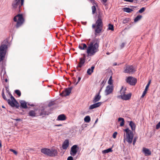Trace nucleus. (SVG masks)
I'll list each match as a JSON object with an SVG mask.
<instances>
[{"mask_svg": "<svg viewBox=\"0 0 160 160\" xmlns=\"http://www.w3.org/2000/svg\"><path fill=\"white\" fill-rule=\"evenodd\" d=\"M95 67L92 66L91 67V68H88L87 71V73L89 75H91L93 72V70L94 69Z\"/></svg>", "mask_w": 160, "mask_h": 160, "instance_id": "a878e982", "label": "nucleus"}, {"mask_svg": "<svg viewBox=\"0 0 160 160\" xmlns=\"http://www.w3.org/2000/svg\"><path fill=\"white\" fill-rule=\"evenodd\" d=\"M58 152L55 148H52L50 149V152L49 154V156L50 157H55L58 155Z\"/></svg>", "mask_w": 160, "mask_h": 160, "instance_id": "2eb2a0df", "label": "nucleus"}, {"mask_svg": "<svg viewBox=\"0 0 160 160\" xmlns=\"http://www.w3.org/2000/svg\"><path fill=\"white\" fill-rule=\"evenodd\" d=\"M10 151L12 152L15 154L17 155V152L15 150L13 149H11L10 150Z\"/></svg>", "mask_w": 160, "mask_h": 160, "instance_id": "49530a36", "label": "nucleus"}, {"mask_svg": "<svg viewBox=\"0 0 160 160\" xmlns=\"http://www.w3.org/2000/svg\"><path fill=\"white\" fill-rule=\"evenodd\" d=\"M130 20L129 18H126L125 19H124L123 21V23L125 24L128 22Z\"/></svg>", "mask_w": 160, "mask_h": 160, "instance_id": "58836bf2", "label": "nucleus"}, {"mask_svg": "<svg viewBox=\"0 0 160 160\" xmlns=\"http://www.w3.org/2000/svg\"><path fill=\"white\" fill-rule=\"evenodd\" d=\"M45 110H46V111H49L50 112V113H51V112L52 110V108H49L48 107H46V108H45Z\"/></svg>", "mask_w": 160, "mask_h": 160, "instance_id": "c03bdc74", "label": "nucleus"}, {"mask_svg": "<svg viewBox=\"0 0 160 160\" xmlns=\"http://www.w3.org/2000/svg\"><path fill=\"white\" fill-rule=\"evenodd\" d=\"M92 13L94 14L95 13L96 11V8L95 6L93 5L92 7Z\"/></svg>", "mask_w": 160, "mask_h": 160, "instance_id": "4c0bfd02", "label": "nucleus"}, {"mask_svg": "<svg viewBox=\"0 0 160 160\" xmlns=\"http://www.w3.org/2000/svg\"><path fill=\"white\" fill-rule=\"evenodd\" d=\"M117 134V132H115L113 134V137L114 138H115L116 137V135Z\"/></svg>", "mask_w": 160, "mask_h": 160, "instance_id": "de8ad7c7", "label": "nucleus"}, {"mask_svg": "<svg viewBox=\"0 0 160 160\" xmlns=\"http://www.w3.org/2000/svg\"><path fill=\"white\" fill-rule=\"evenodd\" d=\"M2 97L5 100V101H6L8 102V99L6 97L4 92V89L3 88L2 90Z\"/></svg>", "mask_w": 160, "mask_h": 160, "instance_id": "2f4dec72", "label": "nucleus"}, {"mask_svg": "<svg viewBox=\"0 0 160 160\" xmlns=\"http://www.w3.org/2000/svg\"><path fill=\"white\" fill-rule=\"evenodd\" d=\"M20 108H21L26 109L28 108L27 102L24 100H21L20 101Z\"/></svg>", "mask_w": 160, "mask_h": 160, "instance_id": "412c9836", "label": "nucleus"}, {"mask_svg": "<svg viewBox=\"0 0 160 160\" xmlns=\"http://www.w3.org/2000/svg\"><path fill=\"white\" fill-rule=\"evenodd\" d=\"M15 93L18 96L20 97L21 95V92L19 90H16L15 91Z\"/></svg>", "mask_w": 160, "mask_h": 160, "instance_id": "e433bc0d", "label": "nucleus"}, {"mask_svg": "<svg viewBox=\"0 0 160 160\" xmlns=\"http://www.w3.org/2000/svg\"><path fill=\"white\" fill-rule=\"evenodd\" d=\"M124 0L126 2H133V0Z\"/></svg>", "mask_w": 160, "mask_h": 160, "instance_id": "4d7b16f0", "label": "nucleus"}, {"mask_svg": "<svg viewBox=\"0 0 160 160\" xmlns=\"http://www.w3.org/2000/svg\"><path fill=\"white\" fill-rule=\"evenodd\" d=\"M108 83L110 85H112V77L111 76L110 78L108 81Z\"/></svg>", "mask_w": 160, "mask_h": 160, "instance_id": "ea45409f", "label": "nucleus"}, {"mask_svg": "<svg viewBox=\"0 0 160 160\" xmlns=\"http://www.w3.org/2000/svg\"><path fill=\"white\" fill-rule=\"evenodd\" d=\"M112 152V149L111 148H109L105 150L102 151L103 153H107L109 152Z\"/></svg>", "mask_w": 160, "mask_h": 160, "instance_id": "c756f323", "label": "nucleus"}, {"mask_svg": "<svg viewBox=\"0 0 160 160\" xmlns=\"http://www.w3.org/2000/svg\"><path fill=\"white\" fill-rule=\"evenodd\" d=\"M130 7H131V8H132L133 10L134 9L136 8L137 7L136 6H130Z\"/></svg>", "mask_w": 160, "mask_h": 160, "instance_id": "bf43d9fd", "label": "nucleus"}, {"mask_svg": "<svg viewBox=\"0 0 160 160\" xmlns=\"http://www.w3.org/2000/svg\"><path fill=\"white\" fill-rule=\"evenodd\" d=\"M102 2H103L104 3H106L107 1V0H102Z\"/></svg>", "mask_w": 160, "mask_h": 160, "instance_id": "0e129e2a", "label": "nucleus"}, {"mask_svg": "<svg viewBox=\"0 0 160 160\" xmlns=\"http://www.w3.org/2000/svg\"><path fill=\"white\" fill-rule=\"evenodd\" d=\"M101 98V96L99 94V93H97L95 95L92 100L93 103H96V102L99 101Z\"/></svg>", "mask_w": 160, "mask_h": 160, "instance_id": "a211bd4d", "label": "nucleus"}, {"mask_svg": "<svg viewBox=\"0 0 160 160\" xmlns=\"http://www.w3.org/2000/svg\"><path fill=\"white\" fill-rule=\"evenodd\" d=\"M103 22L102 19V16L100 15L98 16V19L96 20L95 23L92 25V28L94 29V35L96 37L98 34L102 32V30Z\"/></svg>", "mask_w": 160, "mask_h": 160, "instance_id": "f03ea898", "label": "nucleus"}, {"mask_svg": "<svg viewBox=\"0 0 160 160\" xmlns=\"http://www.w3.org/2000/svg\"><path fill=\"white\" fill-rule=\"evenodd\" d=\"M1 80L2 82H3L5 81L6 82H8V79H7V76L5 70L2 69L1 72Z\"/></svg>", "mask_w": 160, "mask_h": 160, "instance_id": "ddd939ff", "label": "nucleus"}, {"mask_svg": "<svg viewBox=\"0 0 160 160\" xmlns=\"http://www.w3.org/2000/svg\"><path fill=\"white\" fill-rule=\"evenodd\" d=\"M81 79V78L80 77H78V81L76 83L75 85H77L78 82L80 81V80Z\"/></svg>", "mask_w": 160, "mask_h": 160, "instance_id": "6e6d98bb", "label": "nucleus"}, {"mask_svg": "<svg viewBox=\"0 0 160 160\" xmlns=\"http://www.w3.org/2000/svg\"><path fill=\"white\" fill-rule=\"evenodd\" d=\"M67 160H73V158L72 156H69L68 157Z\"/></svg>", "mask_w": 160, "mask_h": 160, "instance_id": "864d4df0", "label": "nucleus"}, {"mask_svg": "<svg viewBox=\"0 0 160 160\" xmlns=\"http://www.w3.org/2000/svg\"><path fill=\"white\" fill-rule=\"evenodd\" d=\"M24 0H14L12 2V6L14 8H18V12H20L21 7L23 5Z\"/></svg>", "mask_w": 160, "mask_h": 160, "instance_id": "423d86ee", "label": "nucleus"}, {"mask_svg": "<svg viewBox=\"0 0 160 160\" xmlns=\"http://www.w3.org/2000/svg\"><path fill=\"white\" fill-rule=\"evenodd\" d=\"M123 87L121 89L120 91V93L121 94V95H120L118 96V98H121L122 99V94H123Z\"/></svg>", "mask_w": 160, "mask_h": 160, "instance_id": "79ce46f5", "label": "nucleus"}, {"mask_svg": "<svg viewBox=\"0 0 160 160\" xmlns=\"http://www.w3.org/2000/svg\"><path fill=\"white\" fill-rule=\"evenodd\" d=\"M21 16H22V17H23V16L22 14H18L16 16H15L13 18L14 21L15 22H17L18 21H17V18H18V19H19V17H20Z\"/></svg>", "mask_w": 160, "mask_h": 160, "instance_id": "c85d7f7f", "label": "nucleus"}, {"mask_svg": "<svg viewBox=\"0 0 160 160\" xmlns=\"http://www.w3.org/2000/svg\"><path fill=\"white\" fill-rule=\"evenodd\" d=\"M113 91V87L112 86H108L105 90V92L107 95L111 93Z\"/></svg>", "mask_w": 160, "mask_h": 160, "instance_id": "aec40b11", "label": "nucleus"}, {"mask_svg": "<svg viewBox=\"0 0 160 160\" xmlns=\"http://www.w3.org/2000/svg\"><path fill=\"white\" fill-rule=\"evenodd\" d=\"M55 126H56L59 127V126H62V125L61 124H58V125H55Z\"/></svg>", "mask_w": 160, "mask_h": 160, "instance_id": "69168bd1", "label": "nucleus"}, {"mask_svg": "<svg viewBox=\"0 0 160 160\" xmlns=\"http://www.w3.org/2000/svg\"><path fill=\"white\" fill-rule=\"evenodd\" d=\"M79 148L77 145H73L71 148L70 152V154L72 156H74L76 155Z\"/></svg>", "mask_w": 160, "mask_h": 160, "instance_id": "9d476101", "label": "nucleus"}, {"mask_svg": "<svg viewBox=\"0 0 160 160\" xmlns=\"http://www.w3.org/2000/svg\"><path fill=\"white\" fill-rule=\"evenodd\" d=\"M125 44V43L124 42L122 43L120 45L121 48H122L124 47Z\"/></svg>", "mask_w": 160, "mask_h": 160, "instance_id": "8fccbe9b", "label": "nucleus"}, {"mask_svg": "<svg viewBox=\"0 0 160 160\" xmlns=\"http://www.w3.org/2000/svg\"><path fill=\"white\" fill-rule=\"evenodd\" d=\"M142 15H138L137 17L134 19V22H136L141 19L142 18Z\"/></svg>", "mask_w": 160, "mask_h": 160, "instance_id": "72a5a7b5", "label": "nucleus"}, {"mask_svg": "<svg viewBox=\"0 0 160 160\" xmlns=\"http://www.w3.org/2000/svg\"><path fill=\"white\" fill-rule=\"evenodd\" d=\"M125 90L126 89H123V94L122 96V99L125 100H129L131 98V94L130 93L127 94H125Z\"/></svg>", "mask_w": 160, "mask_h": 160, "instance_id": "f8f14e48", "label": "nucleus"}, {"mask_svg": "<svg viewBox=\"0 0 160 160\" xmlns=\"http://www.w3.org/2000/svg\"><path fill=\"white\" fill-rule=\"evenodd\" d=\"M54 104L53 102H49L48 105V107L50 108L51 106H52Z\"/></svg>", "mask_w": 160, "mask_h": 160, "instance_id": "a18cd8bd", "label": "nucleus"}, {"mask_svg": "<svg viewBox=\"0 0 160 160\" xmlns=\"http://www.w3.org/2000/svg\"><path fill=\"white\" fill-rule=\"evenodd\" d=\"M126 134L124 133V142H127L129 144H131L133 138L134 134L132 131L129 130L128 128L123 129Z\"/></svg>", "mask_w": 160, "mask_h": 160, "instance_id": "20e7f679", "label": "nucleus"}, {"mask_svg": "<svg viewBox=\"0 0 160 160\" xmlns=\"http://www.w3.org/2000/svg\"><path fill=\"white\" fill-rule=\"evenodd\" d=\"M124 12H126L128 13H130L133 11V9L129 8H123Z\"/></svg>", "mask_w": 160, "mask_h": 160, "instance_id": "bb28decb", "label": "nucleus"}, {"mask_svg": "<svg viewBox=\"0 0 160 160\" xmlns=\"http://www.w3.org/2000/svg\"><path fill=\"white\" fill-rule=\"evenodd\" d=\"M41 152L45 155L49 156L50 149L47 148H42L41 150Z\"/></svg>", "mask_w": 160, "mask_h": 160, "instance_id": "6ab92c4d", "label": "nucleus"}, {"mask_svg": "<svg viewBox=\"0 0 160 160\" xmlns=\"http://www.w3.org/2000/svg\"><path fill=\"white\" fill-rule=\"evenodd\" d=\"M108 30H111L112 31L114 30L113 25L111 24H109L108 25Z\"/></svg>", "mask_w": 160, "mask_h": 160, "instance_id": "c9c22d12", "label": "nucleus"}, {"mask_svg": "<svg viewBox=\"0 0 160 160\" xmlns=\"http://www.w3.org/2000/svg\"><path fill=\"white\" fill-rule=\"evenodd\" d=\"M5 88H6V90L7 91V92H9V87L8 86H5Z\"/></svg>", "mask_w": 160, "mask_h": 160, "instance_id": "5fc2aeb1", "label": "nucleus"}, {"mask_svg": "<svg viewBox=\"0 0 160 160\" xmlns=\"http://www.w3.org/2000/svg\"><path fill=\"white\" fill-rule=\"evenodd\" d=\"M137 139H138V137H135L134 138L133 140H132V141H133L132 144L133 145H135V143H136V142Z\"/></svg>", "mask_w": 160, "mask_h": 160, "instance_id": "37998d69", "label": "nucleus"}, {"mask_svg": "<svg viewBox=\"0 0 160 160\" xmlns=\"http://www.w3.org/2000/svg\"><path fill=\"white\" fill-rule=\"evenodd\" d=\"M69 141L68 140H66L63 142L62 147L63 149H67L69 146Z\"/></svg>", "mask_w": 160, "mask_h": 160, "instance_id": "5701e85b", "label": "nucleus"}, {"mask_svg": "<svg viewBox=\"0 0 160 160\" xmlns=\"http://www.w3.org/2000/svg\"><path fill=\"white\" fill-rule=\"evenodd\" d=\"M147 92L144 91L142 94V95L141 97V98H143L144 96H145V94H146Z\"/></svg>", "mask_w": 160, "mask_h": 160, "instance_id": "3c124183", "label": "nucleus"}, {"mask_svg": "<svg viewBox=\"0 0 160 160\" xmlns=\"http://www.w3.org/2000/svg\"><path fill=\"white\" fill-rule=\"evenodd\" d=\"M83 58H82V59H83L85 60V58H86V56H85V55L84 54H83Z\"/></svg>", "mask_w": 160, "mask_h": 160, "instance_id": "e2e57ef3", "label": "nucleus"}, {"mask_svg": "<svg viewBox=\"0 0 160 160\" xmlns=\"http://www.w3.org/2000/svg\"><path fill=\"white\" fill-rule=\"evenodd\" d=\"M15 120L17 121H21V119L20 118H16L15 119Z\"/></svg>", "mask_w": 160, "mask_h": 160, "instance_id": "680f3d73", "label": "nucleus"}, {"mask_svg": "<svg viewBox=\"0 0 160 160\" xmlns=\"http://www.w3.org/2000/svg\"><path fill=\"white\" fill-rule=\"evenodd\" d=\"M126 82L131 85H135L137 82V79L131 76L128 77L126 79Z\"/></svg>", "mask_w": 160, "mask_h": 160, "instance_id": "6e6552de", "label": "nucleus"}, {"mask_svg": "<svg viewBox=\"0 0 160 160\" xmlns=\"http://www.w3.org/2000/svg\"><path fill=\"white\" fill-rule=\"evenodd\" d=\"M104 84H103V85H102V87L101 88V89H100V90H99V92L98 93H99V95H100V92H101V91L102 90V88H103V86H104Z\"/></svg>", "mask_w": 160, "mask_h": 160, "instance_id": "13d9d810", "label": "nucleus"}, {"mask_svg": "<svg viewBox=\"0 0 160 160\" xmlns=\"http://www.w3.org/2000/svg\"><path fill=\"white\" fill-rule=\"evenodd\" d=\"M118 121H121L120 123V126L122 127L123 126L124 124V119L122 118H118Z\"/></svg>", "mask_w": 160, "mask_h": 160, "instance_id": "cd10ccee", "label": "nucleus"}, {"mask_svg": "<svg viewBox=\"0 0 160 160\" xmlns=\"http://www.w3.org/2000/svg\"><path fill=\"white\" fill-rule=\"evenodd\" d=\"M28 114L29 116L31 117H35L36 116V113L34 111L31 110L28 113Z\"/></svg>", "mask_w": 160, "mask_h": 160, "instance_id": "7c9ffc66", "label": "nucleus"}, {"mask_svg": "<svg viewBox=\"0 0 160 160\" xmlns=\"http://www.w3.org/2000/svg\"><path fill=\"white\" fill-rule=\"evenodd\" d=\"M136 71L135 69L132 65H128L125 68L123 72L130 74H132Z\"/></svg>", "mask_w": 160, "mask_h": 160, "instance_id": "0eeeda50", "label": "nucleus"}, {"mask_svg": "<svg viewBox=\"0 0 160 160\" xmlns=\"http://www.w3.org/2000/svg\"><path fill=\"white\" fill-rule=\"evenodd\" d=\"M89 1H90L91 3H92L93 5L96 4L95 1L94 0H89Z\"/></svg>", "mask_w": 160, "mask_h": 160, "instance_id": "603ef678", "label": "nucleus"}, {"mask_svg": "<svg viewBox=\"0 0 160 160\" xmlns=\"http://www.w3.org/2000/svg\"><path fill=\"white\" fill-rule=\"evenodd\" d=\"M129 125L131 127L132 131H135L136 129V125L132 121L129 122Z\"/></svg>", "mask_w": 160, "mask_h": 160, "instance_id": "393cba45", "label": "nucleus"}, {"mask_svg": "<svg viewBox=\"0 0 160 160\" xmlns=\"http://www.w3.org/2000/svg\"><path fill=\"white\" fill-rule=\"evenodd\" d=\"M148 88H147L145 87V89H144V91H145V92H147V90H148Z\"/></svg>", "mask_w": 160, "mask_h": 160, "instance_id": "774afa93", "label": "nucleus"}, {"mask_svg": "<svg viewBox=\"0 0 160 160\" xmlns=\"http://www.w3.org/2000/svg\"><path fill=\"white\" fill-rule=\"evenodd\" d=\"M91 118L89 116H87L84 118V121L86 122H89L90 121Z\"/></svg>", "mask_w": 160, "mask_h": 160, "instance_id": "f704fd0d", "label": "nucleus"}, {"mask_svg": "<svg viewBox=\"0 0 160 160\" xmlns=\"http://www.w3.org/2000/svg\"><path fill=\"white\" fill-rule=\"evenodd\" d=\"M66 119L65 116L63 114H60L59 115L57 118V120L59 121H64Z\"/></svg>", "mask_w": 160, "mask_h": 160, "instance_id": "b1692460", "label": "nucleus"}, {"mask_svg": "<svg viewBox=\"0 0 160 160\" xmlns=\"http://www.w3.org/2000/svg\"><path fill=\"white\" fill-rule=\"evenodd\" d=\"M156 129H158L160 128V121L156 125Z\"/></svg>", "mask_w": 160, "mask_h": 160, "instance_id": "09e8293b", "label": "nucleus"}, {"mask_svg": "<svg viewBox=\"0 0 160 160\" xmlns=\"http://www.w3.org/2000/svg\"><path fill=\"white\" fill-rule=\"evenodd\" d=\"M2 97L5 100V101H6L8 102V99L6 97L4 92V89L3 88L2 90Z\"/></svg>", "mask_w": 160, "mask_h": 160, "instance_id": "473e14b6", "label": "nucleus"}, {"mask_svg": "<svg viewBox=\"0 0 160 160\" xmlns=\"http://www.w3.org/2000/svg\"><path fill=\"white\" fill-rule=\"evenodd\" d=\"M81 23L83 25H86L87 24V22H82Z\"/></svg>", "mask_w": 160, "mask_h": 160, "instance_id": "052dcab7", "label": "nucleus"}, {"mask_svg": "<svg viewBox=\"0 0 160 160\" xmlns=\"http://www.w3.org/2000/svg\"><path fill=\"white\" fill-rule=\"evenodd\" d=\"M9 42L7 39L4 40L0 46V62L4 59L8 48Z\"/></svg>", "mask_w": 160, "mask_h": 160, "instance_id": "7ed1b4c3", "label": "nucleus"}, {"mask_svg": "<svg viewBox=\"0 0 160 160\" xmlns=\"http://www.w3.org/2000/svg\"><path fill=\"white\" fill-rule=\"evenodd\" d=\"M24 22V19L23 17H22V16H21L20 17H19V19H18V21L15 26L16 28H18L21 26Z\"/></svg>", "mask_w": 160, "mask_h": 160, "instance_id": "4468645a", "label": "nucleus"}, {"mask_svg": "<svg viewBox=\"0 0 160 160\" xmlns=\"http://www.w3.org/2000/svg\"><path fill=\"white\" fill-rule=\"evenodd\" d=\"M72 88V87H71L68 88H66L63 91L60 93V95L62 97H65L69 95L71 93Z\"/></svg>", "mask_w": 160, "mask_h": 160, "instance_id": "1a4fd4ad", "label": "nucleus"}, {"mask_svg": "<svg viewBox=\"0 0 160 160\" xmlns=\"http://www.w3.org/2000/svg\"><path fill=\"white\" fill-rule=\"evenodd\" d=\"M143 152L145 156H149L151 155V151L148 149L146 148H143Z\"/></svg>", "mask_w": 160, "mask_h": 160, "instance_id": "4be33fe9", "label": "nucleus"}, {"mask_svg": "<svg viewBox=\"0 0 160 160\" xmlns=\"http://www.w3.org/2000/svg\"><path fill=\"white\" fill-rule=\"evenodd\" d=\"M10 96L11 100L10 99H8V104L12 107H15L16 108H19V103L12 95Z\"/></svg>", "mask_w": 160, "mask_h": 160, "instance_id": "39448f33", "label": "nucleus"}, {"mask_svg": "<svg viewBox=\"0 0 160 160\" xmlns=\"http://www.w3.org/2000/svg\"><path fill=\"white\" fill-rule=\"evenodd\" d=\"M99 39L95 38L90 42L88 47L85 43H82L79 45L78 48L82 50H84L87 48L88 56H92L99 51Z\"/></svg>", "mask_w": 160, "mask_h": 160, "instance_id": "f257e3e1", "label": "nucleus"}, {"mask_svg": "<svg viewBox=\"0 0 160 160\" xmlns=\"http://www.w3.org/2000/svg\"><path fill=\"white\" fill-rule=\"evenodd\" d=\"M79 60L80 61L76 67V69L79 71H81V69L80 68H82L83 65L85 62V60L82 59V58H79Z\"/></svg>", "mask_w": 160, "mask_h": 160, "instance_id": "9b49d317", "label": "nucleus"}, {"mask_svg": "<svg viewBox=\"0 0 160 160\" xmlns=\"http://www.w3.org/2000/svg\"><path fill=\"white\" fill-rule=\"evenodd\" d=\"M7 93L10 96H11V95H12V94L10 92H8Z\"/></svg>", "mask_w": 160, "mask_h": 160, "instance_id": "338daca9", "label": "nucleus"}, {"mask_svg": "<svg viewBox=\"0 0 160 160\" xmlns=\"http://www.w3.org/2000/svg\"><path fill=\"white\" fill-rule=\"evenodd\" d=\"M95 103L90 106L89 107V110L92 109L94 108L98 107L100 106L102 104V102H99L97 103Z\"/></svg>", "mask_w": 160, "mask_h": 160, "instance_id": "f3484780", "label": "nucleus"}, {"mask_svg": "<svg viewBox=\"0 0 160 160\" xmlns=\"http://www.w3.org/2000/svg\"><path fill=\"white\" fill-rule=\"evenodd\" d=\"M38 112L39 115L40 116L48 115L50 113V112L49 111H46L45 110V109L43 108L40 109L39 110Z\"/></svg>", "mask_w": 160, "mask_h": 160, "instance_id": "dca6fc26", "label": "nucleus"}, {"mask_svg": "<svg viewBox=\"0 0 160 160\" xmlns=\"http://www.w3.org/2000/svg\"><path fill=\"white\" fill-rule=\"evenodd\" d=\"M145 8L143 7L140 9L138 11V12L140 13H142L144 12L145 10Z\"/></svg>", "mask_w": 160, "mask_h": 160, "instance_id": "a19ab883", "label": "nucleus"}]
</instances>
